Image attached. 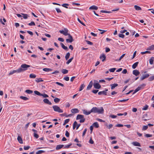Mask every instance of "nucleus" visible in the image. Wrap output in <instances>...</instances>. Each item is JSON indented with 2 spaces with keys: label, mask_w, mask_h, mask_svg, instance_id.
<instances>
[{
  "label": "nucleus",
  "mask_w": 154,
  "mask_h": 154,
  "mask_svg": "<svg viewBox=\"0 0 154 154\" xmlns=\"http://www.w3.org/2000/svg\"><path fill=\"white\" fill-rule=\"evenodd\" d=\"M147 50H154V45H152L151 46H149L147 49Z\"/></svg>",
  "instance_id": "obj_20"
},
{
  "label": "nucleus",
  "mask_w": 154,
  "mask_h": 154,
  "mask_svg": "<svg viewBox=\"0 0 154 154\" xmlns=\"http://www.w3.org/2000/svg\"><path fill=\"white\" fill-rule=\"evenodd\" d=\"M56 10L57 12L58 13H61L62 12V11L60 10L59 8H56Z\"/></svg>",
  "instance_id": "obj_58"
},
{
  "label": "nucleus",
  "mask_w": 154,
  "mask_h": 154,
  "mask_svg": "<svg viewBox=\"0 0 154 154\" xmlns=\"http://www.w3.org/2000/svg\"><path fill=\"white\" fill-rule=\"evenodd\" d=\"M108 91L107 89H106L105 90V91H100L98 93V94L99 95H101L102 94H103L104 95H106L107 94V91Z\"/></svg>",
  "instance_id": "obj_8"
},
{
  "label": "nucleus",
  "mask_w": 154,
  "mask_h": 154,
  "mask_svg": "<svg viewBox=\"0 0 154 154\" xmlns=\"http://www.w3.org/2000/svg\"><path fill=\"white\" fill-rule=\"evenodd\" d=\"M111 86V89L112 90L113 89L116 87L118 86V84H114L110 85Z\"/></svg>",
  "instance_id": "obj_21"
},
{
  "label": "nucleus",
  "mask_w": 154,
  "mask_h": 154,
  "mask_svg": "<svg viewBox=\"0 0 154 154\" xmlns=\"http://www.w3.org/2000/svg\"><path fill=\"white\" fill-rule=\"evenodd\" d=\"M87 128H85V129L84 131H83V134H82V137H84V136L85 135V134L86 132V131H87Z\"/></svg>",
  "instance_id": "obj_49"
},
{
  "label": "nucleus",
  "mask_w": 154,
  "mask_h": 154,
  "mask_svg": "<svg viewBox=\"0 0 154 154\" xmlns=\"http://www.w3.org/2000/svg\"><path fill=\"white\" fill-rule=\"evenodd\" d=\"M116 69V68H112L109 69V70L111 72H114Z\"/></svg>",
  "instance_id": "obj_45"
},
{
  "label": "nucleus",
  "mask_w": 154,
  "mask_h": 154,
  "mask_svg": "<svg viewBox=\"0 0 154 154\" xmlns=\"http://www.w3.org/2000/svg\"><path fill=\"white\" fill-rule=\"evenodd\" d=\"M60 44L62 48L65 50H67L68 49V48L65 46L63 43H61Z\"/></svg>",
  "instance_id": "obj_23"
},
{
  "label": "nucleus",
  "mask_w": 154,
  "mask_h": 154,
  "mask_svg": "<svg viewBox=\"0 0 154 154\" xmlns=\"http://www.w3.org/2000/svg\"><path fill=\"white\" fill-rule=\"evenodd\" d=\"M153 58H150L149 60V63L150 64H152L154 60Z\"/></svg>",
  "instance_id": "obj_59"
},
{
  "label": "nucleus",
  "mask_w": 154,
  "mask_h": 154,
  "mask_svg": "<svg viewBox=\"0 0 154 154\" xmlns=\"http://www.w3.org/2000/svg\"><path fill=\"white\" fill-rule=\"evenodd\" d=\"M86 42L87 44L88 45H92L93 44L92 42L86 40Z\"/></svg>",
  "instance_id": "obj_53"
},
{
  "label": "nucleus",
  "mask_w": 154,
  "mask_h": 154,
  "mask_svg": "<svg viewBox=\"0 0 154 154\" xmlns=\"http://www.w3.org/2000/svg\"><path fill=\"white\" fill-rule=\"evenodd\" d=\"M56 84H57L58 85H60L62 87H63L64 85L62 83H61L60 82H56Z\"/></svg>",
  "instance_id": "obj_52"
},
{
  "label": "nucleus",
  "mask_w": 154,
  "mask_h": 154,
  "mask_svg": "<svg viewBox=\"0 0 154 154\" xmlns=\"http://www.w3.org/2000/svg\"><path fill=\"white\" fill-rule=\"evenodd\" d=\"M43 101L45 103H46V104H48L49 105H51L52 104L51 102L50 101H49V100L47 99H46V98L44 99L43 100Z\"/></svg>",
  "instance_id": "obj_12"
},
{
  "label": "nucleus",
  "mask_w": 154,
  "mask_h": 154,
  "mask_svg": "<svg viewBox=\"0 0 154 154\" xmlns=\"http://www.w3.org/2000/svg\"><path fill=\"white\" fill-rule=\"evenodd\" d=\"M85 87V85L84 84H82L79 88V91H82L84 89Z\"/></svg>",
  "instance_id": "obj_29"
},
{
  "label": "nucleus",
  "mask_w": 154,
  "mask_h": 154,
  "mask_svg": "<svg viewBox=\"0 0 154 154\" xmlns=\"http://www.w3.org/2000/svg\"><path fill=\"white\" fill-rule=\"evenodd\" d=\"M68 72V70L66 69H63L62 70V72L64 74L67 73Z\"/></svg>",
  "instance_id": "obj_33"
},
{
  "label": "nucleus",
  "mask_w": 154,
  "mask_h": 154,
  "mask_svg": "<svg viewBox=\"0 0 154 154\" xmlns=\"http://www.w3.org/2000/svg\"><path fill=\"white\" fill-rule=\"evenodd\" d=\"M70 54L69 52L67 53L65 57V58H69L70 56Z\"/></svg>",
  "instance_id": "obj_63"
},
{
  "label": "nucleus",
  "mask_w": 154,
  "mask_h": 154,
  "mask_svg": "<svg viewBox=\"0 0 154 154\" xmlns=\"http://www.w3.org/2000/svg\"><path fill=\"white\" fill-rule=\"evenodd\" d=\"M93 126L96 128H98L99 127V125L97 122H95L93 124Z\"/></svg>",
  "instance_id": "obj_32"
},
{
  "label": "nucleus",
  "mask_w": 154,
  "mask_h": 154,
  "mask_svg": "<svg viewBox=\"0 0 154 154\" xmlns=\"http://www.w3.org/2000/svg\"><path fill=\"white\" fill-rule=\"evenodd\" d=\"M73 59V58H70L66 62V63L68 64L72 61Z\"/></svg>",
  "instance_id": "obj_55"
},
{
  "label": "nucleus",
  "mask_w": 154,
  "mask_h": 154,
  "mask_svg": "<svg viewBox=\"0 0 154 154\" xmlns=\"http://www.w3.org/2000/svg\"><path fill=\"white\" fill-rule=\"evenodd\" d=\"M68 37L69 38H67L66 39V41L67 43H71L74 40L72 36L70 34L69 35Z\"/></svg>",
  "instance_id": "obj_6"
},
{
  "label": "nucleus",
  "mask_w": 154,
  "mask_h": 154,
  "mask_svg": "<svg viewBox=\"0 0 154 154\" xmlns=\"http://www.w3.org/2000/svg\"><path fill=\"white\" fill-rule=\"evenodd\" d=\"M63 79L66 81H68L69 80V77L68 76L65 77L63 78Z\"/></svg>",
  "instance_id": "obj_62"
},
{
  "label": "nucleus",
  "mask_w": 154,
  "mask_h": 154,
  "mask_svg": "<svg viewBox=\"0 0 154 154\" xmlns=\"http://www.w3.org/2000/svg\"><path fill=\"white\" fill-rule=\"evenodd\" d=\"M76 119L77 120L80 119V122H84L85 121V119L84 118V116L83 115L78 114L77 116Z\"/></svg>",
  "instance_id": "obj_2"
},
{
  "label": "nucleus",
  "mask_w": 154,
  "mask_h": 154,
  "mask_svg": "<svg viewBox=\"0 0 154 154\" xmlns=\"http://www.w3.org/2000/svg\"><path fill=\"white\" fill-rule=\"evenodd\" d=\"M132 144L135 146H140V143L137 141H134L132 143Z\"/></svg>",
  "instance_id": "obj_13"
},
{
  "label": "nucleus",
  "mask_w": 154,
  "mask_h": 154,
  "mask_svg": "<svg viewBox=\"0 0 154 154\" xmlns=\"http://www.w3.org/2000/svg\"><path fill=\"white\" fill-rule=\"evenodd\" d=\"M41 96H42L44 98L48 97V96L47 94L45 93L42 94V95H41Z\"/></svg>",
  "instance_id": "obj_48"
},
{
  "label": "nucleus",
  "mask_w": 154,
  "mask_h": 154,
  "mask_svg": "<svg viewBox=\"0 0 154 154\" xmlns=\"http://www.w3.org/2000/svg\"><path fill=\"white\" fill-rule=\"evenodd\" d=\"M154 80V75L150 77L149 78V80L151 81Z\"/></svg>",
  "instance_id": "obj_47"
},
{
  "label": "nucleus",
  "mask_w": 154,
  "mask_h": 154,
  "mask_svg": "<svg viewBox=\"0 0 154 154\" xmlns=\"http://www.w3.org/2000/svg\"><path fill=\"white\" fill-rule=\"evenodd\" d=\"M35 81L37 82H43V80H42V78H36L35 80Z\"/></svg>",
  "instance_id": "obj_26"
},
{
  "label": "nucleus",
  "mask_w": 154,
  "mask_h": 154,
  "mask_svg": "<svg viewBox=\"0 0 154 154\" xmlns=\"http://www.w3.org/2000/svg\"><path fill=\"white\" fill-rule=\"evenodd\" d=\"M134 8L137 11H140L141 10V8L140 6L137 5H134Z\"/></svg>",
  "instance_id": "obj_24"
},
{
  "label": "nucleus",
  "mask_w": 154,
  "mask_h": 154,
  "mask_svg": "<svg viewBox=\"0 0 154 154\" xmlns=\"http://www.w3.org/2000/svg\"><path fill=\"white\" fill-rule=\"evenodd\" d=\"M34 136L36 139L38 138L39 137L37 133H34Z\"/></svg>",
  "instance_id": "obj_57"
},
{
  "label": "nucleus",
  "mask_w": 154,
  "mask_h": 154,
  "mask_svg": "<svg viewBox=\"0 0 154 154\" xmlns=\"http://www.w3.org/2000/svg\"><path fill=\"white\" fill-rule=\"evenodd\" d=\"M68 30L66 28L64 29V30H59V32L61 34H63L65 36L69 35H70L68 33Z\"/></svg>",
  "instance_id": "obj_5"
},
{
  "label": "nucleus",
  "mask_w": 154,
  "mask_h": 154,
  "mask_svg": "<svg viewBox=\"0 0 154 154\" xmlns=\"http://www.w3.org/2000/svg\"><path fill=\"white\" fill-rule=\"evenodd\" d=\"M28 25L30 26H35V23L33 21L31 22L30 23L28 24Z\"/></svg>",
  "instance_id": "obj_51"
},
{
  "label": "nucleus",
  "mask_w": 154,
  "mask_h": 154,
  "mask_svg": "<svg viewBox=\"0 0 154 154\" xmlns=\"http://www.w3.org/2000/svg\"><path fill=\"white\" fill-rule=\"evenodd\" d=\"M138 64V62H136L135 63H134L132 65V68L133 69H135V68H136V67H137V66Z\"/></svg>",
  "instance_id": "obj_25"
},
{
  "label": "nucleus",
  "mask_w": 154,
  "mask_h": 154,
  "mask_svg": "<svg viewBox=\"0 0 154 154\" xmlns=\"http://www.w3.org/2000/svg\"><path fill=\"white\" fill-rule=\"evenodd\" d=\"M77 20H78V21L82 25H83L84 26H85V25L84 24V23H83L82 22L79 18H78Z\"/></svg>",
  "instance_id": "obj_60"
},
{
  "label": "nucleus",
  "mask_w": 154,
  "mask_h": 154,
  "mask_svg": "<svg viewBox=\"0 0 154 154\" xmlns=\"http://www.w3.org/2000/svg\"><path fill=\"white\" fill-rule=\"evenodd\" d=\"M82 111L83 114L86 115H88L92 112L91 110L90 111H87V110L85 109H83L82 110Z\"/></svg>",
  "instance_id": "obj_11"
},
{
  "label": "nucleus",
  "mask_w": 154,
  "mask_h": 154,
  "mask_svg": "<svg viewBox=\"0 0 154 154\" xmlns=\"http://www.w3.org/2000/svg\"><path fill=\"white\" fill-rule=\"evenodd\" d=\"M141 90L140 88V87H139L138 86L136 89H135L134 90V92L133 93V94H135L137 92V91H139V90Z\"/></svg>",
  "instance_id": "obj_30"
},
{
  "label": "nucleus",
  "mask_w": 154,
  "mask_h": 154,
  "mask_svg": "<svg viewBox=\"0 0 154 154\" xmlns=\"http://www.w3.org/2000/svg\"><path fill=\"white\" fill-rule=\"evenodd\" d=\"M65 135L67 137H69V134L67 131H66Z\"/></svg>",
  "instance_id": "obj_56"
},
{
  "label": "nucleus",
  "mask_w": 154,
  "mask_h": 154,
  "mask_svg": "<svg viewBox=\"0 0 154 154\" xmlns=\"http://www.w3.org/2000/svg\"><path fill=\"white\" fill-rule=\"evenodd\" d=\"M30 148V146H24V149L25 150H28Z\"/></svg>",
  "instance_id": "obj_50"
},
{
  "label": "nucleus",
  "mask_w": 154,
  "mask_h": 154,
  "mask_svg": "<svg viewBox=\"0 0 154 154\" xmlns=\"http://www.w3.org/2000/svg\"><path fill=\"white\" fill-rule=\"evenodd\" d=\"M60 100V99L58 98H55L54 99V101L55 103H58Z\"/></svg>",
  "instance_id": "obj_38"
},
{
  "label": "nucleus",
  "mask_w": 154,
  "mask_h": 154,
  "mask_svg": "<svg viewBox=\"0 0 154 154\" xmlns=\"http://www.w3.org/2000/svg\"><path fill=\"white\" fill-rule=\"evenodd\" d=\"M100 12L103 13H110L111 12L110 11H105V10H101Z\"/></svg>",
  "instance_id": "obj_39"
},
{
  "label": "nucleus",
  "mask_w": 154,
  "mask_h": 154,
  "mask_svg": "<svg viewBox=\"0 0 154 154\" xmlns=\"http://www.w3.org/2000/svg\"><path fill=\"white\" fill-rule=\"evenodd\" d=\"M145 136L146 137H149L152 136V135L149 134H146L145 135Z\"/></svg>",
  "instance_id": "obj_54"
},
{
  "label": "nucleus",
  "mask_w": 154,
  "mask_h": 154,
  "mask_svg": "<svg viewBox=\"0 0 154 154\" xmlns=\"http://www.w3.org/2000/svg\"><path fill=\"white\" fill-rule=\"evenodd\" d=\"M45 152V151L42 150H39L37 151L36 152V154H40L43 153H44Z\"/></svg>",
  "instance_id": "obj_31"
},
{
  "label": "nucleus",
  "mask_w": 154,
  "mask_h": 154,
  "mask_svg": "<svg viewBox=\"0 0 154 154\" xmlns=\"http://www.w3.org/2000/svg\"><path fill=\"white\" fill-rule=\"evenodd\" d=\"M20 99H21L24 100H27L29 99L27 97L23 96H20Z\"/></svg>",
  "instance_id": "obj_27"
},
{
  "label": "nucleus",
  "mask_w": 154,
  "mask_h": 154,
  "mask_svg": "<svg viewBox=\"0 0 154 154\" xmlns=\"http://www.w3.org/2000/svg\"><path fill=\"white\" fill-rule=\"evenodd\" d=\"M72 145V144L71 143H70L69 145L65 146L64 147V149H68L69 148V147Z\"/></svg>",
  "instance_id": "obj_44"
},
{
  "label": "nucleus",
  "mask_w": 154,
  "mask_h": 154,
  "mask_svg": "<svg viewBox=\"0 0 154 154\" xmlns=\"http://www.w3.org/2000/svg\"><path fill=\"white\" fill-rule=\"evenodd\" d=\"M148 106L147 105H146L142 108V110H146L148 109Z\"/></svg>",
  "instance_id": "obj_40"
},
{
  "label": "nucleus",
  "mask_w": 154,
  "mask_h": 154,
  "mask_svg": "<svg viewBox=\"0 0 154 154\" xmlns=\"http://www.w3.org/2000/svg\"><path fill=\"white\" fill-rule=\"evenodd\" d=\"M43 70L45 72H49L52 71V69L50 68H44L43 69Z\"/></svg>",
  "instance_id": "obj_22"
},
{
  "label": "nucleus",
  "mask_w": 154,
  "mask_h": 154,
  "mask_svg": "<svg viewBox=\"0 0 154 154\" xmlns=\"http://www.w3.org/2000/svg\"><path fill=\"white\" fill-rule=\"evenodd\" d=\"M21 69H18L17 70H14L13 71H11L9 73V75H11L13 74L14 73L17 72V73H20L21 72Z\"/></svg>",
  "instance_id": "obj_7"
},
{
  "label": "nucleus",
  "mask_w": 154,
  "mask_h": 154,
  "mask_svg": "<svg viewBox=\"0 0 154 154\" xmlns=\"http://www.w3.org/2000/svg\"><path fill=\"white\" fill-rule=\"evenodd\" d=\"M91 112L94 113L103 114L104 112V109L102 107L100 108L96 107H93L91 109Z\"/></svg>",
  "instance_id": "obj_1"
},
{
  "label": "nucleus",
  "mask_w": 154,
  "mask_h": 154,
  "mask_svg": "<svg viewBox=\"0 0 154 154\" xmlns=\"http://www.w3.org/2000/svg\"><path fill=\"white\" fill-rule=\"evenodd\" d=\"M69 5L68 4L64 3L61 6L66 8H68L67 6H69Z\"/></svg>",
  "instance_id": "obj_36"
},
{
  "label": "nucleus",
  "mask_w": 154,
  "mask_h": 154,
  "mask_svg": "<svg viewBox=\"0 0 154 154\" xmlns=\"http://www.w3.org/2000/svg\"><path fill=\"white\" fill-rule=\"evenodd\" d=\"M63 147H64V145L63 144H60L58 145L57 146L56 149L57 150H58L61 149L62 148H63Z\"/></svg>",
  "instance_id": "obj_17"
},
{
  "label": "nucleus",
  "mask_w": 154,
  "mask_h": 154,
  "mask_svg": "<svg viewBox=\"0 0 154 154\" xmlns=\"http://www.w3.org/2000/svg\"><path fill=\"white\" fill-rule=\"evenodd\" d=\"M146 85L145 84H143L139 86L141 90L144 88V87L146 86Z\"/></svg>",
  "instance_id": "obj_35"
},
{
  "label": "nucleus",
  "mask_w": 154,
  "mask_h": 154,
  "mask_svg": "<svg viewBox=\"0 0 154 154\" xmlns=\"http://www.w3.org/2000/svg\"><path fill=\"white\" fill-rule=\"evenodd\" d=\"M150 52L149 51H144V52H141V54H150Z\"/></svg>",
  "instance_id": "obj_43"
},
{
  "label": "nucleus",
  "mask_w": 154,
  "mask_h": 154,
  "mask_svg": "<svg viewBox=\"0 0 154 154\" xmlns=\"http://www.w3.org/2000/svg\"><path fill=\"white\" fill-rule=\"evenodd\" d=\"M22 14L23 15V17L24 19H26L28 17V15L26 14Z\"/></svg>",
  "instance_id": "obj_46"
},
{
  "label": "nucleus",
  "mask_w": 154,
  "mask_h": 154,
  "mask_svg": "<svg viewBox=\"0 0 154 154\" xmlns=\"http://www.w3.org/2000/svg\"><path fill=\"white\" fill-rule=\"evenodd\" d=\"M36 77V75L33 74H31L29 75V77L31 78H35Z\"/></svg>",
  "instance_id": "obj_34"
},
{
  "label": "nucleus",
  "mask_w": 154,
  "mask_h": 154,
  "mask_svg": "<svg viewBox=\"0 0 154 154\" xmlns=\"http://www.w3.org/2000/svg\"><path fill=\"white\" fill-rule=\"evenodd\" d=\"M35 94L38 96H41L42 95V94H41L39 92L37 91H34Z\"/></svg>",
  "instance_id": "obj_37"
},
{
  "label": "nucleus",
  "mask_w": 154,
  "mask_h": 154,
  "mask_svg": "<svg viewBox=\"0 0 154 154\" xmlns=\"http://www.w3.org/2000/svg\"><path fill=\"white\" fill-rule=\"evenodd\" d=\"M53 108L54 110L59 113H62L63 112V111L62 109H61L60 107L57 105H54L53 106Z\"/></svg>",
  "instance_id": "obj_4"
},
{
  "label": "nucleus",
  "mask_w": 154,
  "mask_h": 154,
  "mask_svg": "<svg viewBox=\"0 0 154 154\" xmlns=\"http://www.w3.org/2000/svg\"><path fill=\"white\" fill-rule=\"evenodd\" d=\"M119 36L120 38H124L125 37V35L122 34H119Z\"/></svg>",
  "instance_id": "obj_61"
},
{
  "label": "nucleus",
  "mask_w": 154,
  "mask_h": 154,
  "mask_svg": "<svg viewBox=\"0 0 154 154\" xmlns=\"http://www.w3.org/2000/svg\"><path fill=\"white\" fill-rule=\"evenodd\" d=\"M17 140L21 144H22L23 143V141L22 138L20 136H18Z\"/></svg>",
  "instance_id": "obj_19"
},
{
  "label": "nucleus",
  "mask_w": 154,
  "mask_h": 154,
  "mask_svg": "<svg viewBox=\"0 0 154 154\" xmlns=\"http://www.w3.org/2000/svg\"><path fill=\"white\" fill-rule=\"evenodd\" d=\"M69 120H70L69 119H66L64 121V123L63 124V125H65L66 124L68 123V122L69 121Z\"/></svg>",
  "instance_id": "obj_42"
},
{
  "label": "nucleus",
  "mask_w": 154,
  "mask_h": 154,
  "mask_svg": "<svg viewBox=\"0 0 154 154\" xmlns=\"http://www.w3.org/2000/svg\"><path fill=\"white\" fill-rule=\"evenodd\" d=\"M148 128V126L147 125H144L143 126V128H142V130L143 131H145L147 130Z\"/></svg>",
  "instance_id": "obj_41"
},
{
  "label": "nucleus",
  "mask_w": 154,
  "mask_h": 154,
  "mask_svg": "<svg viewBox=\"0 0 154 154\" xmlns=\"http://www.w3.org/2000/svg\"><path fill=\"white\" fill-rule=\"evenodd\" d=\"M33 92L32 91L30 90H26L25 91V92L29 94H32Z\"/></svg>",
  "instance_id": "obj_28"
},
{
  "label": "nucleus",
  "mask_w": 154,
  "mask_h": 154,
  "mask_svg": "<svg viewBox=\"0 0 154 154\" xmlns=\"http://www.w3.org/2000/svg\"><path fill=\"white\" fill-rule=\"evenodd\" d=\"M149 76V75L147 73L143 75L141 78V79L143 80L144 79L148 78Z\"/></svg>",
  "instance_id": "obj_16"
},
{
  "label": "nucleus",
  "mask_w": 154,
  "mask_h": 154,
  "mask_svg": "<svg viewBox=\"0 0 154 154\" xmlns=\"http://www.w3.org/2000/svg\"><path fill=\"white\" fill-rule=\"evenodd\" d=\"M98 7L97 6L93 5H92L91 7H90L89 8V10H97L98 9Z\"/></svg>",
  "instance_id": "obj_18"
},
{
  "label": "nucleus",
  "mask_w": 154,
  "mask_h": 154,
  "mask_svg": "<svg viewBox=\"0 0 154 154\" xmlns=\"http://www.w3.org/2000/svg\"><path fill=\"white\" fill-rule=\"evenodd\" d=\"M133 73L135 76H137L139 75L140 73L139 72L137 69L134 70L133 71Z\"/></svg>",
  "instance_id": "obj_14"
},
{
  "label": "nucleus",
  "mask_w": 154,
  "mask_h": 154,
  "mask_svg": "<svg viewBox=\"0 0 154 154\" xmlns=\"http://www.w3.org/2000/svg\"><path fill=\"white\" fill-rule=\"evenodd\" d=\"M30 66L29 65H28L26 64H22L21 66V67L19 69H21V72L26 70L27 69V68L29 67Z\"/></svg>",
  "instance_id": "obj_3"
},
{
  "label": "nucleus",
  "mask_w": 154,
  "mask_h": 154,
  "mask_svg": "<svg viewBox=\"0 0 154 154\" xmlns=\"http://www.w3.org/2000/svg\"><path fill=\"white\" fill-rule=\"evenodd\" d=\"M71 112L73 113H77L79 112V110L77 108L72 109L71 110Z\"/></svg>",
  "instance_id": "obj_15"
},
{
  "label": "nucleus",
  "mask_w": 154,
  "mask_h": 154,
  "mask_svg": "<svg viewBox=\"0 0 154 154\" xmlns=\"http://www.w3.org/2000/svg\"><path fill=\"white\" fill-rule=\"evenodd\" d=\"M89 143L91 144H93L94 143L93 140L91 138L89 140Z\"/></svg>",
  "instance_id": "obj_64"
},
{
  "label": "nucleus",
  "mask_w": 154,
  "mask_h": 154,
  "mask_svg": "<svg viewBox=\"0 0 154 154\" xmlns=\"http://www.w3.org/2000/svg\"><path fill=\"white\" fill-rule=\"evenodd\" d=\"M94 86L95 88L97 89H99L101 88L100 85L98 83H94Z\"/></svg>",
  "instance_id": "obj_9"
},
{
  "label": "nucleus",
  "mask_w": 154,
  "mask_h": 154,
  "mask_svg": "<svg viewBox=\"0 0 154 154\" xmlns=\"http://www.w3.org/2000/svg\"><path fill=\"white\" fill-rule=\"evenodd\" d=\"M93 84V81H91L89 82V85L87 86L86 89L87 90H89L90 89L92 86Z\"/></svg>",
  "instance_id": "obj_10"
}]
</instances>
